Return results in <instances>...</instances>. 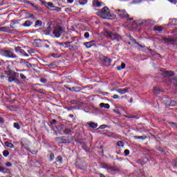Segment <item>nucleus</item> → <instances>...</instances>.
Listing matches in <instances>:
<instances>
[{
  "mask_svg": "<svg viewBox=\"0 0 177 177\" xmlns=\"http://www.w3.org/2000/svg\"><path fill=\"white\" fill-rule=\"evenodd\" d=\"M117 92H118V93H120V95H124V94L128 93V92H129V88L126 87L123 89L119 88V89L117 90Z\"/></svg>",
  "mask_w": 177,
  "mask_h": 177,
  "instance_id": "obj_21",
  "label": "nucleus"
},
{
  "mask_svg": "<svg viewBox=\"0 0 177 177\" xmlns=\"http://www.w3.org/2000/svg\"><path fill=\"white\" fill-rule=\"evenodd\" d=\"M40 82H41V84H46V82H48V80H46V79H45V78H41V79L40 80Z\"/></svg>",
  "mask_w": 177,
  "mask_h": 177,
  "instance_id": "obj_55",
  "label": "nucleus"
},
{
  "mask_svg": "<svg viewBox=\"0 0 177 177\" xmlns=\"http://www.w3.org/2000/svg\"><path fill=\"white\" fill-rule=\"evenodd\" d=\"M65 88L66 89H68V91H70V92H81V91H82V88L77 86H75L73 87H70L68 85L65 86Z\"/></svg>",
  "mask_w": 177,
  "mask_h": 177,
  "instance_id": "obj_12",
  "label": "nucleus"
},
{
  "mask_svg": "<svg viewBox=\"0 0 177 177\" xmlns=\"http://www.w3.org/2000/svg\"><path fill=\"white\" fill-rule=\"evenodd\" d=\"M162 30H163L162 26H154L153 27V31H158V32H159V34L161 33Z\"/></svg>",
  "mask_w": 177,
  "mask_h": 177,
  "instance_id": "obj_38",
  "label": "nucleus"
},
{
  "mask_svg": "<svg viewBox=\"0 0 177 177\" xmlns=\"http://www.w3.org/2000/svg\"><path fill=\"white\" fill-rule=\"evenodd\" d=\"M15 51L16 53H20V55H22V56H25V57H29L30 55L26 53V52L21 48L20 46H16L15 47Z\"/></svg>",
  "mask_w": 177,
  "mask_h": 177,
  "instance_id": "obj_10",
  "label": "nucleus"
},
{
  "mask_svg": "<svg viewBox=\"0 0 177 177\" xmlns=\"http://www.w3.org/2000/svg\"><path fill=\"white\" fill-rule=\"evenodd\" d=\"M80 145H82L84 150H85V151H88V150H86V144L84 142H80Z\"/></svg>",
  "mask_w": 177,
  "mask_h": 177,
  "instance_id": "obj_51",
  "label": "nucleus"
},
{
  "mask_svg": "<svg viewBox=\"0 0 177 177\" xmlns=\"http://www.w3.org/2000/svg\"><path fill=\"white\" fill-rule=\"evenodd\" d=\"M57 131H59V132H62L61 129H63L64 128V125L61 124L59 127H56Z\"/></svg>",
  "mask_w": 177,
  "mask_h": 177,
  "instance_id": "obj_52",
  "label": "nucleus"
},
{
  "mask_svg": "<svg viewBox=\"0 0 177 177\" xmlns=\"http://www.w3.org/2000/svg\"><path fill=\"white\" fill-rule=\"evenodd\" d=\"M125 67H127V64H125V63H122L121 66H118L116 67V70H118V71H121V70H124Z\"/></svg>",
  "mask_w": 177,
  "mask_h": 177,
  "instance_id": "obj_34",
  "label": "nucleus"
},
{
  "mask_svg": "<svg viewBox=\"0 0 177 177\" xmlns=\"http://www.w3.org/2000/svg\"><path fill=\"white\" fill-rule=\"evenodd\" d=\"M47 158H48L49 161H53V160H55V153H48L47 155Z\"/></svg>",
  "mask_w": 177,
  "mask_h": 177,
  "instance_id": "obj_35",
  "label": "nucleus"
},
{
  "mask_svg": "<svg viewBox=\"0 0 177 177\" xmlns=\"http://www.w3.org/2000/svg\"><path fill=\"white\" fill-rule=\"evenodd\" d=\"M174 75L175 73L172 71H165L161 73V77L168 80L167 84H175L176 79L172 77Z\"/></svg>",
  "mask_w": 177,
  "mask_h": 177,
  "instance_id": "obj_3",
  "label": "nucleus"
},
{
  "mask_svg": "<svg viewBox=\"0 0 177 177\" xmlns=\"http://www.w3.org/2000/svg\"><path fill=\"white\" fill-rule=\"evenodd\" d=\"M56 140L59 143H70L71 142H73V136H71V137H65V136L57 137L56 138Z\"/></svg>",
  "mask_w": 177,
  "mask_h": 177,
  "instance_id": "obj_8",
  "label": "nucleus"
},
{
  "mask_svg": "<svg viewBox=\"0 0 177 177\" xmlns=\"http://www.w3.org/2000/svg\"><path fill=\"white\" fill-rule=\"evenodd\" d=\"M151 161V158L150 156H146L144 158L140 159V165H145L147 162H150Z\"/></svg>",
  "mask_w": 177,
  "mask_h": 177,
  "instance_id": "obj_14",
  "label": "nucleus"
},
{
  "mask_svg": "<svg viewBox=\"0 0 177 177\" xmlns=\"http://www.w3.org/2000/svg\"><path fill=\"white\" fill-rule=\"evenodd\" d=\"M6 74H7V75H14V77H17V75H19L18 73L12 70V66L10 65L7 66V71L6 72Z\"/></svg>",
  "mask_w": 177,
  "mask_h": 177,
  "instance_id": "obj_13",
  "label": "nucleus"
},
{
  "mask_svg": "<svg viewBox=\"0 0 177 177\" xmlns=\"http://www.w3.org/2000/svg\"><path fill=\"white\" fill-rule=\"evenodd\" d=\"M39 42H41V40H36L35 41V44H34V45H35V48H39Z\"/></svg>",
  "mask_w": 177,
  "mask_h": 177,
  "instance_id": "obj_47",
  "label": "nucleus"
},
{
  "mask_svg": "<svg viewBox=\"0 0 177 177\" xmlns=\"http://www.w3.org/2000/svg\"><path fill=\"white\" fill-rule=\"evenodd\" d=\"M156 150H158V151H160V153H165V151L161 147H158Z\"/></svg>",
  "mask_w": 177,
  "mask_h": 177,
  "instance_id": "obj_50",
  "label": "nucleus"
},
{
  "mask_svg": "<svg viewBox=\"0 0 177 177\" xmlns=\"http://www.w3.org/2000/svg\"><path fill=\"white\" fill-rule=\"evenodd\" d=\"M21 20L14 19L11 21L10 24V28H16V24H20Z\"/></svg>",
  "mask_w": 177,
  "mask_h": 177,
  "instance_id": "obj_18",
  "label": "nucleus"
},
{
  "mask_svg": "<svg viewBox=\"0 0 177 177\" xmlns=\"http://www.w3.org/2000/svg\"><path fill=\"white\" fill-rule=\"evenodd\" d=\"M20 77H21V80H26L27 78V77H26V75H24V74H23V73L20 74Z\"/></svg>",
  "mask_w": 177,
  "mask_h": 177,
  "instance_id": "obj_61",
  "label": "nucleus"
},
{
  "mask_svg": "<svg viewBox=\"0 0 177 177\" xmlns=\"http://www.w3.org/2000/svg\"><path fill=\"white\" fill-rule=\"evenodd\" d=\"M38 27H42V21L37 20L35 23V28H38Z\"/></svg>",
  "mask_w": 177,
  "mask_h": 177,
  "instance_id": "obj_36",
  "label": "nucleus"
},
{
  "mask_svg": "<svg viewBox=\"0 0 177 177\" xmlns=\"http://www.w3.org/2000/svg\"><path fill=\"white\" fill-rule=\"evenodd\" d=\"M102 168H104V169H107L109 171V168H110V165L106 164V163H104L102 165Z\"/></svg>",
  "mask_w": 177,
  "mask_h": 177,
  "instance_id": "obj_48",
  "label": "nucleus"
},
{
  "mask_svg": "<svg viewBox=\"0 0 177 177\" xmlns=\"http://www.w3.org/2000/svg\"><path fill=\"white\" fill-rule=\"evenodd\" d=\"M116 145L118 147H124V142L122 141H118Z\"/></svg>",
  "mask_w": 177,
  "mask_h": 177,
  "instance_id": "obj_44",
  "label": "nucleus"
},
{
  "mask_svg": "<svg viewBox=\"0 0 177 177\" xmlns=\"http://www.w3.org/2000/svg\"><path fill=\"white\" fill-rule=\"evenodd\" d=\"M162 40L166 44H171V45H175L177 42V39L174 37H164Z\"/></svg>",
  "mask_w": 177,
  "mask_h": 177,
  "instance_id": "obj_11",
  "label": "nucleus"
},
{
  "mask_svg": "<svg viewBox=\"0 0 177 177\" xmlns=\"http://www.w3.org/2000/svg\"><path fill=\"white\" fill-rule=\"evenodd\" d=\"M23 27H31L32 26V21H26L23 24Z\"/></svg>",
  "mask_w": 177,
  "mask_h": 177,
  "instance_id": "obj_31",
  "label": "nucleus"
},
{
  "mask_svg": "<svg viewBox=\"0 0 177 177\" xmlns=\"http://www.w3.org/2000/svg\"><path fill=\"white\" fill-rule=\"evenodd\" d=\"M106 137L111 138V139H117V138H118L115 133H109V134H106Z\"/></svg>",
  "mask_w": 177,
  "mask_h": 177,
  "instance_id": "obj_30",
  "label": "nucleus"
},
{
  "mask_svg": "<svg viewBox=\"0 0 177 177\" xmlns=\"http://www.w3.org/2000/svg\"><path fill=\"white\" fill-rule=\"evenodd\" d=\"M15 80H16V77H14V76H10V77H8V82H15Z\"/></svg>",
  "mask_w": 177,
  "mask_h": 177,
  "instance_id": "obj_45",
  "label": "nucleus"
},
{
  "mask_svg": "<svg viewBox=\"0 0 177 177\" xmlns=\"http://www.w3.org/2000/svg\"><path fill=\"white\" fill-rule=\"evenodd\" d=\"M12 162H7L6 163V167H12Z\"/></svg>",
  "mask_w": 177,
  "mask_h": 177,
  "instance_id": "obj_63",
  "label": "nucleus"
},
{
  "mask_svg": "<svg viewBox=\"0 0 177 177\" xmlns=\"http://www.w3.org/2000/svg\"><path fill=\"white\" fill-rule=\"evenodd\" d=\"M13 127H14V128H15L16 129H18V130L21 128L20 124L19 123H17V122H14Z\"/></svg>",
  "mask_w": 177,
  "mask_h": 177,
  "instance_id": "obj_43",
  "label": "nucleus"
},
{
  "mask_svg": "<svg viewBox=\"0 0 177 177\" xmlns=\"http://www.w3.org/2000/svg\"><path fill=\"white\" fill-rule=\"evenodd\" d=\"M50 125H56L57 124V120L56 119H53V120L50 121Z\"/></svg>",
  "mask_w": 177,
  "mask_h": 177,
  "instance_id": "obj_49",
  "label": "nucleus"
},
{
  "mask_svg": "<svg viewBox=\"0 0 177 177\" xmlns=\"http://www.w3.org/2000/svg\"><path fill=\"white\" fill-rule=\"evenodd\" d=\"M83 45H84V46H86L87 49H89L90 48H92V46H93V41L85 42L83 44Z\"/></svg>",
  "mask_w": 177,
  "mask_h": 177,
  "instance_id": "obj_29",
  "label": "nucleus"
},
{
  "mask_svg": "<svg viewBox=\"0 0 177 177\" xmlns=\"http://www.w3.org/2000/svg\"><path fill=\"white\" fill-rule=\"evenodd\" d=\"M44 32L45 35H50V32H52V28H50V26H48L47 28L44 29Z\"/></svg>",
  "mask_w": 177,
  "mask_h": 177,
  "instance_id": "obj_28",
  "label": "nucleus"
},
{
  "mask_svg": "<svg viewBox=\"0 0 177 177\" xmlns=\"http://www.w3.org/2000/svg\"><path fill=\"white\" fill-rule=\"evenodd\" d=\"M63 32H64V28L63 27H55L53 31V35L55 37V38H60Z\"/></svg>",
  "mask_w": 177,
  "mask_h": 177,
  "instance_id": "obj_6",
  "label": "nucleus"
},
{
  "mask_svg": "<svg viewBox=\"0 0 177 177\" xmlns=\"http://www.w3.org/2000/svg\"><path fill=\"white\" fill-rule=\"evenodd\" d=\"M51 45H52V43H50V41H49V40H48V39L44 40L43 46L44 48H46V49H50Z\"/></svg>",
  "mask_w": 177,
  "mask_h": 177,
  "instance_id": "obj_22",
  "label": "nucleus"
},
{
  "mask_svg": "<svg viewBox=\"0 0 177 177\" xmlns=\"http://www.w3.org/2000/svg\"><path fill=\"white\" fill-rule=\"evenodd\" d=\"M104 36L106 37L108 39H111V41H115L116 42H120V41H122V37L120 35V34L115 32L109 31L107 29L104 30V32L102 33Z\"/></svg>",
  "mask_w": 177,
  "mask_h": 177,
  "instance_id": "obj_2",
  "label": "nucleus"
},
{
  "mask_svg": "<svg viewBox=\"0 0 177 177\" xmlns=\"http://www.w3.org/2000/svg\"><path fill=\"white\" fill-rule=\"evenodd\" d=\"M35 52H37V50L35 48L28 50V53H29V55H35Z\"/></svg>",
  "mask_w": 177,
  "mask_h": 177,
  "instance_id": "obj_42",
  "label": "nucleus"
},
{
  "mask_svg": "<svg viewBox=\"0 0 177 177\" xmlns=\"http://www.w3.org/2000/svg\"><path fill=\"white\" fill-rule=\"evenodd\" d=\"M100 107H101V109H110V104H106V103H100Z\"/></svg>",
  "mask_w": 177,
  "mask_h": 177,
  "instance_id": "obj_37",
  "label": "nucleus"
},
{
  "mask_svg": "<svg viewBox=\"0 0 177 177\" xmlns=\"http://www.w3.org/2000/svg\"><path fill=\"white\" fill-rule=\"evenodd\" d=\"M109 126H107V124H102L101 126H100V129H106V128H108Z\"/></svg>",
  "mask_w": 177,
  "mask_h": 177,
  "instance_id": "obj_54",
  "label": "nucleus"
},
{
  "mask_svg": "<svg viewBox=\"0 0 177 177\" xmlns=\"http://www.w3.org/2000/svg\"><path fill=\"white\" fill-rule=\"evenodd\" d=\"M88 125L90 127V128H92L93 129H96L97 128V123L95 122H88Z\"/></svg>",
  "mask_w": 177,
  "mask_h": 177,
  "instance_id": "obj_33",
  "label": "nucleus"
},
{
  "mask_svg": "<svg viewBox=\"0 0 177 177\" xmlns=\"http://www.w3.org/2000/svg\"><path fill=\"white\" fill-rule=\"evenodd\" d=\"M0 31L1 32H8V34H11L12 31L9 29V27L6 26H0Z\"/></svg>",
  "mask_w": 177,
  "mask_h": 177,
  "instance_id": "obj_23",
  "label": "nucleus"
},
{
  "mask_svg": "<svg viewBox=\"0 0 177 177\" xmlns=\"http://www.w3.org/2000/svg\"><path fill=\"white\" fill-rule=\"evenodd\" d=\"M113 111L118 115H121V112L120 111V109H114Z\"/></svg>",
  "mask_w": 177,
  "mask_h": 177,
  "instance_id": "obj_57",
  "label": "nucleus"
},
{
  "mask_svg": "<svg viewBox=\"0 0 177 177\" xmlns=\"http://www.w3.org/2000/svg\"><path fill=\"white\" fill-rule=\"evenodd\" d=\"M48 67L50 68H55V63L52 62L48 65Z\"/></svg>",
  "mask_w": 177,
  "mask_h": 177,
  "instance_id": "obj_59",
  "label": "nucleus"
},
{
  "mask_svg": "<svg viewBox=\"0 0 177 177\" xmlns=\"http://www.w3.org/2000/svg\"><path fill=\"white\" fill-rule=\"evenodd\" d=\"M177 106V102L175 100H171L170 104H167L166 107H175Z\"/></svg>",
  "mask_w": 177,
  "mask_h": 177,
  "instance_id": "obj_27",
  "label": "nucleus"
},
{
  "mask_svg": "<svg viewBox=\"0 0 177 177\" xmlns=\"http://www.w3.org/2000/svg\"><path fill=\"white\" fill-rule=\"evenodd\" d=\"M99 59L100 61H102L104 63V66H106V67H109V66H111V59L107 57H105L103 55H100L99 57Z\"/></svg>",
  "mask_w": 177,
  "mask_h": 177,
  "instance_id": "obj_9",
  "label": "nucleus"
},
{
  "mask_svg": "<svg viewBox=\"0 0 177 177\" xmlns=\"http://www.w3.org/2000/svg\"><path fill=\"white\" fill-rule=\"evenodd\" d=\"M116 12H118V16H119L120 19H122V20H127V21H132L133 20V18H131L129 17V14H128V12L125 10H116Z\"/></svg>",
  "mask_w": 177,
  "mask_h": 177,
  "instance_id": "obj_4",
  "label": "nucleus"
},
{
  "mask_svg": "<svg viewBox=\"0 0 177 177\" xmlns=\"http://www.w3.org/2000/svg\"><path fill=\"white\" fill-rule=\"evenodd\" d=\"M84 38H89V32H86L84 33Z\"/></svg>",
  "mask_w": 177,
  "mask_h": 177,
  "instance_id": "obj_64",
  "label": "nucleus"
},
{
  "mask_svg": "<svg viewBox=\"0 0 177 177\" xmlns=\"http://www.w3.org/2000/svg\"><path fill=\"white\" fill-rule=\"evenodd\" d=\"M59 45H61L63 46V45H65V48H67L68 49H69V50H71V51H73V50H75V47L72 46L71 44L69 43V41H67V42H65L64 44V43H59Z\"/></svg>",
  "mask_w": 177,
  "mask_h": 177,
  "instance_id": "obj_16",
  "label": "nucleus"
},
{
  "mask_svg": "<svg viewBox=\"0 0 177 177\" xmlns=\"http://www.w3.org/2000/svg\"><path fill=\"white\" fill-rule=\"evenodd\" d=\"M20 142H21V145L22 146V147H24L25 150H28L32 154H37V151H35V150L31 151V150L28 149L27 148V147H26V145H25L24 142H27V138H24Z\"/></svg>",
  "mask_w": 177,
  "mask_h": 177,
  "instance_id": "obj_15",
  "label": "nucleus"
},
{
  "mask_svg": "<svg viewBox=\"0 0 177 177\" xmlns=\"http://www.w3.org/2000/svg\"><path fill=\"white\" fill-rule=\"evenodd\" d=\"M19 62L21 64H26V63L28 62L27 61H26V59H20Z\"/></svg>",
  "mask_w": 177,
  "mask_h": 177,
  "instance_id": "obj_56",
  "label": "nucleus"
},
{
  "mask_svg": "<svg viewBox=\"0 0 177 177\" xmlns=\"http://www.w3.org/2000/svg\"><path fill=\"white\" fill-rule=\"evenodd\" d=\"M170 125L173 127L175 128V127H176L177 123L176 122H170Z\"/></svg>",
  "mask_w": 177,
  "mask_h": 177,
  "instance_id": "obj_62",
  "label": "nucleus"
},
{
  "mask_svg": "<svg viewBox=\"0 0 177 177\" xmlns=\"http://www.w3.org/2000/svg\"><path fill=\"white\" fill-rule=\"evenodd\" d=\"M80 5H86L88 3V0H79Z\"/></svg>",
  "mask_w": 177,
  "mask_h": 177,
  "instance_id": "obj_46",
  "label": "nucleus"
},
{
  "mask_svg": "<svg viewBox=\"0 0 177 177\" xmlns=\"http://www.w3.org/2000/svg\"><path fill=\"white\" fill-rule=\"evenodd\" d=\"M0 53L4 57H7L8 59H16L17 60L19 59V57L13 53V51H10L9 50L1 49Z\"/></svg>",
  "mask_w": 177,
  "mask_h": 177,
  "instance_id": "obj_5",
  "label": "nucleus"
},
{
  "mask_svg": "<svg viewBox=\"0 0 177 177\" xmlns=\"http://www.w3.org/2000/svg\"><path fill=\"white\" fill-rule=\"evenodd\" d=\"M26 67H28V68H31V67H32V64H31V63H29L28 62H26Z\"/></svg>",
  "mask_w": 177,
  "mask_h": 177,
  "instance_id": "obj_58",
  "label": "nucleus"
},
{
  "mask_svg": "<svg viewBox=\"0 0 177 177\" xmlns=\"http://www.w3.org/2000/svg\"><path fill=\"white\" fill-rule=\"evenodd\" d=\"M124 156H129V149L124 150Z\"/></svg>",
  "mask_w": 177,
  "mask_h": 177,
  "instance_id": "obj_60",
  "label": "nucleus"
},
{
  "mask_svg": "<svg viewBox=\"0 0 177 177\" xmlns=\"http://www.w3.org/2000/svg\"><path fill=\"white\" fill-rule=\"evenodd\" d=\"M96 15L97 16L102 17V19H105L107 20H114V19L116 17L114 13L110 12V9L107 6L104 7L101 11L97 12Z\"/></svg>",
  "mask_w": 177,
  "mask_h": 177,
  "instance_id": "obj_1",
  "label": "nucleus"
},
{
  "mask_svg": "<svg viewBox=\"0 0 177 177\" xmlns=\"http://www.w3.org/2000/svg\"><path fill=\"white\" fill-rule=\"evenodd\" d=\"M103 3L99 1V0L93 1V6H95V8H102V5Z\"/></svg>",
  "mask_w": 177,
  "mask_h": 177,
  "instance_id": "obj_24",
  "label": "nucleus"
},
{
  "mask_svg": "<svg viewBox=\"0 0 177 177\" xmlns=\"http://www.w3.org/2000/svg\"><path fill=\"white\" fill-rule=\"evenodd\" d=\"M69 43L71 44L73 47H75V50H77L78 49V43L75 41H69Z\"/></svg>",
  "mask_w": 177,
  "mask_h": 177,
  "instance_id": "obj_40",
  "label": "nucleus"
},
{
  "mask_svg": "<svg viewBox=\"0 0 177 177\" xmlns=\"http://www.w3.org/2000/svg\"><path fill=\"white\" fill-rule=\"evenodd\" d=\"M129 38L130 41H132L135 45H138V46H139L140 48L145 47V46L140 44L139 42L136 41V39H135V38H133V37H132L131 35H129Z\"/></svg>",
  "mask_w": 177,
  "mask_h": 177,
  "instance_id": "obj_20",
  "label": "nucleus"
},
{
  "mask_svg": "<svg viewBox=\"0 0 177 177\" xmlns=\"http://www.w3.org/2000/svg\"><path fill=\"white\" fill-rule=\"evenodd\" d=\"M41 5H44V6H46V8H47L48 9H50V8H53V9H51V10H57V12H59V10H60V9H61L59 7L55 6V4H53V3L46 2V1H42Z\"/></svg>",
  "mask_w": 177,
  "mask_h": 177,
  "instance_id": "obj_7",
  "label": "nucleus"
},
{
  "mask_svg": "<svg viewBox=\"0 0 177 177\" xmlns=\"http://www.w3.org/2000/svg\"><path fill=\"white\" fill-rule=\"evenodd\" d=\"M133 139H140L141 140H145L146 139H147V136H136L133 137Z\"/></svg>",
  "mask_w": 177,
  "mask_h": 177,
  "instance_id": "obj_39",
  "label": "nucleus"
},
{
  "mask_svg": "<svg viewBox=\"0 0 177 177\" xmlns=\"http://www.w3.org/2000/svg\"><path fill=\"white\" fill-rule=\"evenodd\" d=\"M3 156H4L5 157H8V156H9V151L5 150V151L3 152Z\"/></svg>",
  "mask_w": 177,
  "mask_h": 177,
  "instance_id": "obj_53",
  "label": "nucleus"
},
{
  "mask_svg": "<svg viewBox=\"0 0 177 177\" xmlns=\"http://www.w3.org/2000/svg\"><path fill=\"white\" fill-rule=\"evenodd\" d=\"M109 171H113L114 172H120V171H121V169H120V168L117 167V166L109 165Z\"/></svg>",
  "mask_w": 177,
  "mask_h": 177,
  "instance_id": "obj_25",
  "label": "nucleus"
},
{
  "mask_svg": "<svg viewBox=\"0 0 177 177\" xmlns=\"http://www.w3.org/2000/svg\"><path fill=\"white\" fill-rule=\"evenodd\" d=\"M71 132H73L71 129L66 128L64 130V135H70V133H71Z\"/></svg>",
  "mask_w": 177,
  "mask_h": 177,
  "instance_id": "obj_41",
  "label": "nucleus"
},
{
  "mask_svg": "<svg viewBox=\"0 0 177 177\" xmlns=\"http://www.w3.org/2000/svg\"><path fill=\"white\" fill-rule=\"evenodd\" d=\"M0 172L5 174V172L6 174H10V169H8V168H5L2 166H0Z\"/></svg>",
  "mask_w": 177,
  "mask_h": 177,
  "instance_id": "obj_26",
  "label": "nucleus"
},
{
  "mask_svg": "<svg viewBox=\"0 0 177 177\" xmlns=\"http://www.w3.org/2000/svg\"><path fill=\"white\" fill-rule=\"evenodd\" d=\"M145 23H146V21L138 22V21H134L132 24V28H134L135 30H136V28H139L140 27V26H143V24H145Z\"/></svg>",
  "mask_w": 177,
  "mask_h": 177,
  "instance_id": "obj_17",
  "label": "nucleus"
},
{
  "mask_svg": "<svg viewBox=\"0 0 177 177\" xmlns=\"http://www.w3.org/2000/svg\"><path fill=\"white\" fill-rule=\"evenodd\" d=\"M4 145L6 147H8L9 149H15V145L11 142H9L8 141H6L4 142Z\"/></svg>",
  "mask_w": 177,
  "mask_h": 177,
  "instance_id": "obj_32",
  "label": "nucleus"
},
{
  "mask_svg": "<svg viewBox=\"0 0 177 177\" xmlns=\"http://www.w3.org/2000/svg\"><path fill=\"white\" fill-rule=\"evenodd\" d=\"M55 165H62L63 164V157L62 156H58L55 159Z\"/></svg>",
  "mask_w": 177,
  "mask_h": 177,
  "instance_id": "obj_19",
  "label": "nucleus"
}]
</instances>
